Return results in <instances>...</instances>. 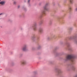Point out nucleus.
Listing matches in <instances>:
<instances>
[{
	"mask_svg": "<svg viewBox=\"0 0 77 77\" xmlns=\"http://www.w3.org/2000/svg\"><path fill=\"white\" fill-rule=\"evenodd\" d=\"M74 58H75V56L73 55H69L66 57L65 60H71L72 62H73L74 61Z\"/></svg>",
	"mask_w": 77,
	"mask_h": 77,
	"instance_id": "1",
	"label": "nucleus"
},
{
	"mask_svg": "<svg viewBox=\"0 0 77 77\" xmlns=\"http://www.w3.org/2000/svg\"><path fill=\"white\" fill-rule=\"evenodd\" d=\"M49 9L47 8V5H45L43 7V10L42 11V13L43 15H45V11H48Z\"/></svg>",
	"mask_w": 77,
	"mask_h": 77,
	"instance_id": "2",
	"label": "nucleus"
},
{
	"mask_svg": "<svg viewBox=\"0 0 77 77\" xmlns=\"http://www.w3.org/2000/svg\"><path fill=\"white\" fill-rule=\"evenodd\" d=\"M27 45H25L22 48V50L23 51H26L27 50Z\"/></svg>",
	"mask_w": 77,
	"mask_h": 77,
	"instance_id": "3",
	"label": "nucleus"
},
{
	"mask_svg": "<svg viewBox=\"0 0 77 77\" xmlns=\"http://www.w3.org/2000/svg\"><path fill=\"white\" fill-rule=\"evenodd\" d=\"M26 63H27V62L26 61H23L21 62V65H26Z\"/></svg>",
	"mask_w": 77,
	"mask_h": 77,
	"instance_id": "4",
	"label": "nucleus"
},
{
	"mask_svg": "<svg viewBox=\"0 0 77 77\" xmlns=\"http://www.w3.org/2000/svg\"><path fill=\"white\" fill-rule=\"evenodd\" d=\"M36 27H37V24L35 23L33 26L34 30H36Z\"/></svg>",
	"mask_w": 77,
	"mask_h": 77,
	"instance_id": "5",
	"label": "nucleus"
},
{
	"mask_svg": "<svg viewBox=\"0 0 77 77\" xmlns=\"http://www.w3.org/2000/svg\"><path fill=\"white\" fill-rule=\"evenodd\" d=\"M5 4V2L4 1H1L0 2V5H4Z\"/></svg>",
	"mask_w": 77,
	"mask_h": 77,
	"instance_id": "6",
	"label": "nucleus"
},
{
	"mask_svg": "<svg viewBox=\"0 0 77 77\" xmlns=\"http://www.w3.org/2000/svg\"><path fill=\"white\" fill-rule=\"evenodd\" d=\"M39 32L40 33H42L43 32V29L42 28H40L39 29Z\"/></svg>",
	"mask_w": 77,
	"mask_h": 77,
	"instance_id": "7",
	"label": "nucleus"
},
{
	"mask_svg": "<svg viewBox=\"0 0 77 77\" xmlns=\"http://www.w3.org/2000/svg\"><path fill=\"white\" fill-rule=\"evenodd\" d=\"M69 2L70 4L73 3V0H69Z\"/></svg>",
	"mask_w": 77,
	"mask_h": 77,
	"instance_id": "8",
	"label": "nucleus"
},
{
	"mask_svg": "<svg viewBox=\"0 0 77 77\" xmlns=\"http://www.w3.org/2000/svg\"><path fill=\"white\" fill-rule=\"evenodd\" d=\"M72 69H73V70H74V69H75V67L74 66H73L72 67Z\"/></svg>",
	"mask_w": 77,
	"mask_h": 77,
	"instance_id": "9",
	"label": "nucleus"
},
{
	"mask_svg": "<svg viewBox=\"0 0 77 77\" xmlns=\"http://www.w3.org/2000/svg\"><path fill=\"white\" fill-rule=\"evenodd\" d=\"M71 9H72L71 7H69V11H71Z\"/></svg>",
	"mask_w": 77,
	"mask_h": 77,
	"instance_id": "10",
	"label": "nucleus"
},
{
	"mask_svg": "<svg viewBox=\"0 0 77 77\" xmlns=\"http://www.w3.org/2000/svg\"><path fill=\"white\" fill-rule=\"evenodd\" d=\"M60 72H61V71H60V70H59L58 71V73H60Z\"/></svg>",
	"mask_w": 77,
	"mask_h": 77,
	"instance_id": "11",
	"label": "nucleus"
},
{
	"mask_svg": "<svg viewBox=\"0 0 77 77\" xmlns=\"http://www.w3.org/2000/svg\"><path fill=\"white\" fill-rule=\"evenodd\" d=\"M75 11H77V8L75 9Z\"/></svg>",
	"mask_w": 77,
	"mask_h": 77,
	"instance_id": "12",
	"label": "nucleus"
},
{
	"mask_svg": "<svg viewBox=\"0 0 77 77\" xmlns=\"http://www.w3.org/2000/svg\"><path fill=\"white\" fill-rule=\"evenodd\" d=\"M30 2V0H28V3H29Z\"/></svg>",
	"mask_w": 77,
	"mask_h": 77,
	"instance_id": "13",
	"label": "nucleus"
},
{
	"mask_svg": "<svg viewBox=\"0 0 77 77\" xmlns=\"http://www.w3.org/2000/svg\"><path fill=\"white\" fill-rule=\"evenodd\" d=\"M33 38H35V36H34L32 37Z\"/></svg>",
	"mask_w": 77,
	"mask_h": 77,
	"instance_id": "14",
	"label": "nucleus"
},
{
	"mask_svg": "<svg viewBox=\"0 0 77 77\" xmlns=\"http://www.w3.org/2000/svg\"><path fill=\"white\" fill-rule=\"evenodd\" d=\"M2 14H3V13L0 14V15H2Z\"/></svg>",
	"mask_w": 77,
	"mask_h": 77,
	"instance_id": "15",
	"label": "nucleus"
},
{
	"mask_svg": "<svg viewBox=\"0 0 77 77\" xmlns=\"http://www.w3.org/2000/svg\"><path fill=\"white\" fill-rule=\"evenodd\" d=\"M20 6L19 5V6H18V8H20Z\"/></svg>",
	"mask_w": 77,
	"mask_h": 77,
	"instance_id": "16",
	"label": "nucleus"
},
{
	"mask_svg": "<svg viewBox=\"0 0 77 77\" xmlns=\"http://www.w3.org/2000/svg\"><path fill=\"white\" fill-rule=\"evenodd\" d=\"M74 77H77V75H76Z\"/></svg>",
	"mask_w": 77,
	"mask_h": 77,
	"instance_id": "17",
	"label": "nucleus"
},
{
	"mask_svg": "<svg viewBox=\"0 0 77 77\" xmlns=\"http://www.w3.org/2000/svg\"><path fill=\"white\" fill-rule=\"evenodd\" d=\"M14 4H15V3H16V2H14Z\"/></svg>",
	"mask_w": 77,
	"mask_h": 77,
	"instance_id": "18",
	"label": "nucleus"
}]
</instances>
